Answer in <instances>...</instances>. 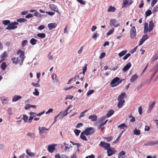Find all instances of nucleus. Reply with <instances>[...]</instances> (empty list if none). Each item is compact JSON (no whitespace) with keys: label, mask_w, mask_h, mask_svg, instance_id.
<instances>
[{"label":"nucleus","mask_w":158,"mask_h":158,"mask_svg":"<svg viewBox=\"0 0 158 158\" xmlns=\"http://www.w3.org/2000/svg\"><path fill=\"white\" fill-rule=\"evenodd\" d=\"M107 155L109 156H111L114 153V152L112 150L111 148L107 149Z\"/></svg>","instance_id":"nucleus-28"},{"label":"nucleus","mask_w":158,"mask_h":158,"mask_svg":"<svg viewBox=\"0 0 158 158\" xmlns=\"http://www.w3.org/2000/svg\"><path fill=\"white\" fill-rule=\"evenodd\" d=\"M130 36L131 39L135 38L136 36V29L134 26L131 28L130 30Z\"/></svg>","instance_id":"nucleus-8"},{"label":"nucleus","mask_w":158,"mask_h":158,"mask_svg":"<svg viewBox=\"0 0 158 158\" xmlns=\"http://www.w3.org/2000/svg\"><path fill=\"white\" fill-rule=\"evenodd\" d=\"M127 126L124 123H122L118 126V128H120V130L124 129L125 128H127Z\"/></svg>","instance_id":"nucleus-31"},{"label":"nucleus","mask_w":158,"mask_h":158,"mask_svg":"<svg viewBox=\"0 0 158 158\" xmlns=\"http://www.w3.org/2000/svg\"><path fill=\"white\" fill-rule=\"evenodd\" d=\"M157 1V0H152L151 3V6L153 7L154 5L156 3Z\"/></svg>","instance_id":"nucleus-59"},{"label":"nucleus","mask_w":158,"mask_h":158,"mask_svg":"<svg viewBox=\"0 0 158 158\" xmlns=\"http://www.w3.org/2000/svg\"><path fill=\"white\" fill-rule=\"evenodd\" d=\"M85 158H95V156L94 155L91 154L90 155L86 156Z\"/></svg>","instance_id":"nucleus-64"},{"label":"nucleus","mask_w":158,"mask_h":158,"mask_svg":"<svg viewBox=\"0 0 158 158\" xmlns=\"http://www.w3.org/2000/svg\"><path fill=\"white\" fill-rule=\"evenodd\" d=\"M70 142L71 143H72L73 145H77L78 149L79 147L81 146L80 144L78 143H75L73 142L72 141H70Z\"/></svg>","instance_id":"nucleus-50"},{"label":"nucleus","mask_w":158,"mask_h":158,"mask_svg":"<svg viewBox=\"0 0 158 158\" xmlns=\"http://www.w3.org/2000/svg\"><path fill=\"white\" fill-rule=\"evenodd\" d=\"M26 152L28 155L31 157L35 156V155L34 153L31 152V151L28 149L26 150Z\"/></svg>","instance_id":"nucleus-20"},{"label":"nucleus","mask_w":158,"mask_h":158,"mask_svg":"<svg viewBox=\"0 0 158 158\" xmlns=\"http://www.w3.org/2000/svg\"><path fill=\"white\" fill-rule=\"evenodd\" d=\"M94 90L92 89L89 90L87 93V96H88L94 92Z\"/></svg>","instance_id":"nucleus-53"},{"label":"nucleus","mask_w":158,"mask_h":158,"mask_svg":"<svg viewBox=\"0 0 158 158\" xmlns=\"http://www.w3.org/2000/svg\"><path fill=\"white\" fill-rule=\"evenodd\" d=\"M155 104L156 102H154L149 104V107L148 110V112L150 113L151 111L152 110L154 107Z\"/></svg>","instance_id":"nucleus-16"},{"label":"nucleus","mask_w":158,"mask_h":158,"mask_svg":"<svg viewBox=\"0 0 158 158\" xmlns=\"http://www.w3.org/2000/svg\"><path fill=\"white\" fill-rule=\"evenodd\" d=\"M27 135L32 138H34L35 136V133L33 132H29L27 134Z\"/></svg>","instance_id":"nucleus-33"},{"label":"nucleus","mask_w":158,"mask_h":158,"mask_svg":"<svg viewBox=\"0 0 158 158\" xmlns=\"http://www.w3.org/2000/svg\"><path fill=\"white\" fill-rule=\"evenodd\" d=\"M10 22L9 20H4L2 21V23L3 24L5 25H6L9 24Z\"/></svg>","instance_id":"nucleus-38"},{"label":"nucleus","mask_w":158,"mask_h":158,"mask_svg":"<svg viewBox=\"0 0 158 158\" xmlns=\"http://www.w3.org/2000/svg\"><path fill=\"white\" fill-rule=\"evenodd\" d=\"M19 24V23L17 22H12L11 23H10L8 25V26L6 27V29L7 30H12L16 28L17 27L15 25H17Z\"/></svg>","instance_id":"nucleus-5"},{"label":"nucleus","mask_w":158,"mask_h":158,"mask_svg":"<svg viewBox=\"0 0 158 158\" xmlns=\"http://www.w3.org/2000/svg\"><path fill=\"white\" fill-rule=\"evenodd\" d=\"M27 21V19L25 18H21L18 19L17 20V21L19 23H24Z\"/></svg>","instance_id":"nucleus-35"},{"label":"nucleus","mask_w":158,"mask_h":158,"mask_svg":"<svg viewBox=\"0 0 158 158\" xmlns=\"http://www.w3.org/2000/svg\"><path fill=\"white\" fill-rule=\"evenodd\" d=\"M99 35L98 34L97 32H95L94 33V35H93L92 37L93 38L96 40V37L97 36H98Z\"/></svg>","instance_id":"nucleus-52"},{"label":"nucleus","mask_w":158,"mask_h":158,"mask_svg":"<svg viewBox=\"0 0 158 158\" xmlns=\"http://www.w3.org/2000/svg\"><path fill=\"white\" fill-rule=\"evenodd\" d=\"M74 132L77 136L79 135L80 133L81 132V131L77 129H75L74 130Z\"/></svg>","instance_id":"nucleus-46"},{"label":"nucleus","mask_w":158,"mask_h":158,"mask_svg":"<svg viewBox=\"0 0 158 158\" xmlns=\"http://www.w3.org/2000/svg\"><path fill=\"white\" fill-rule=\"evenodd\" d=\"M118 101V107L119 108H122L125 103V100L120 101L119 100Z\"/></svg>","instance_id":"nucleus-23"},{"label":"nucleus","mask_w":158,"mask_h":158,"mask_svg":"<svg viewBox=\"0 0 158 158\" xmlns=\"http://www.w3.org/2000/svg\"><path fill=\"white\" fill-rule=\"evenodd\" d=\"M95 131V129L93 127L87 128L84 131L81 132L80 136V138L83 140L87 141L88 140L85 135H91L93 134Z\"/></svg>","instance_id":"nucleus-1"},{"label":"nucleus","mask_w":158,"mask_h":158,"mask_svg":"<svg viewBox=\"0 0 158 158\" xmlns=\"http://www.w3.org/2000/svg\"><path fill=\"white\" fill-rule=\"evenodd\" d=\"M127 96L126 95V93L125 92H123L118 97L117 100H118L123 101L125 100L124 99L125 97H126Z\"/></svg>","instance_id":"nucleus-12"},{"label":"nucleus","mask_w":158,"mask_h":158,"mask_svg":"<svg viewBox=\"0 0 158 158\" xmlns=\"http://www.w3.org/2000/svg\"><path fill=\"white\" fill-rule=\"evenodd\" d=\"M27 43V41L26 40H24L22 42V46L23 47H24L26 45Z\"/></svg>","instance_id":"nucleus-48"},{"label":"nucleus","mask_w":158,"mask_h":158,"mask_svg":"<svg viewBox=\"0 0 158 158\" xmlns=\"http://www.w3.org/2000/svg\"><path fill=\"white\" fill-rule=\"evenodd\" d=\"M131 56V54L130 53H127L123 57V59L124 60H126L127 59L128 57H129Z\"/></svg>","instance_id":"nucleus-57"},{"label":"nucleus","mask_w":158,"mask_h":158,"mask_svg":"<svg viewBox=\"0 0 158 158\" xmlns=\"http://www.w3.org/2000/svg\"><path fill=\"white\" fill-rule=\"evenodd\" d=\"M56 145H49L48 146V151L51 153L53 152L55 150V146Z\"/></svg>","instance_id":"nucleus-18"},{"label":"nucleus","mask_w":158,"mask_h":158,"mask_svg":"<svg viewBox=\"0 0 158 158\" xmlns=\"http://www.w3.org/2000/svg\"><path fill=\"white\" fill-rule=\"evenodd\" d=\"M109 24L111 26H113L115 27L119 26V24L117 23V20L115 19H112L110 21Z\"/></svg>","instance_id":"nucleus-7"},{"label":"nucleus","mask_w":158,"mask_h":158,"mask_svg":"<svg viewBox=\"0 0 158 158\" xmlns=\"http://www.w3.org/2000/svg\"><path fill=\"white\" fill-rule=\"evenodd\" d=\"M131 66L130 62H128L123 69V71L125 73L127 72L131 67Z\"/></svg>","instance_id":"nucleus-15"},{"label":"nucleus","mask_w":158,"mask_h":158,"mask_svg":"<svg viewBox=\"0 0 158 158\" xmlns=\"http://www.w3.org/2000/svg\"><path fill=\"white\" fill-rule=\"evenodd\" d=\"M138 111L140 115H141L142 113V109L141 106H139L138 108Z\"/></svg>","instance_id":"nucleus-56"},{"label":"nucleus","mask_w":158,"mask_h":158,"mask_svg":"<svg viewBox=\"0 0 158 158\" xmlns=\"http://www.w3.org/2000/svg\"><path fill=\"white\" fill-rule=\"evenodd\" d=\"M83 126V124L81 123H79L77 124L76 126V128H79Z\"/></svg>","instance_id":"nucleus-61"},{"label":"nucleus","mask_w":158,"mask_h":158,"mask_svg":"<svg viewBox=\"0 0 158 158\" xmlns=\"http://www.w3.org/2000/svg\"><path fill=\"white\" fill-rule=\"evenodd\" d=\"M99 145L101 147L104 148L105 150H107L110 148H111L110 144L109 143H107L104 141H101Z\"/></svg>","instance_id":"nucleus-4"},{"label":"nucleus","mask_w":158,"mask_h":158,"mask_svg":"<svg viewBox=\"0 0 158 158\" xmlns=\"http://www.w3.org/2000/svg\"><path fill=\"white\" fill-rule=\"evenodd\" d=\"M28 118V117L26 114L23 115V119L24 120L25 123L27 122Z\"/></svg>","instance_id":"nucleus-43"},{"label":"nucleus","mask_w":158,"mask_h":158,"mask_svg":"<svg viewBox=\"0 0 158 158\" xmlns=\"http://www.w3.org/2000/svg\"><path fill=\"white\" fill-rule=\"evenodd\" d=\"M137 78V74L136 73L135 74L131 77L130 79V81L131 82H134L136 80Z\"/></svg>","instance_id":"nucleus-26"},{"label":"nucleus","mask_w":158,"mask_h":158,"mask_svg":"<svg viewBox=\"0 0 158 158\" xmlns=\"http://www.w3.org/2000/svg\"><path fill=\"white\" fill-rule=\"evenodd\" d=\"M49 7L50 9L58 13H60L58 10V8L56 5L54 4H50L49 5Z\"/></svg>","instance_id":"nucleus-9"},{"label":"nucleus","mask_w":158,"mask_h":158,"mask_svg":"<svg viewBox=\"0 0 158 158\" xmlns=\"http://www.w3.org/2000/svg\"><path fill=\"white\" fill-rule=\"evenodd\" d=\"M17 55H19V56L16 58V61H17L18 64H19L21 65L23 64L26 57L24 55V52L22 50H19L17 52Z\"/></svg>","instance_id":"nucleus-2"},{"label":"nucleus","mask_w":158,"mask_h":158,"mask_svg":"<svg viewBox=\"0 0 158 158\" xmlns=\"http://www.w3.org/2000/svg\"><path fill=\"white\" fill-rule=\"evenodd\" d=\"M33 17V15L32 14H28L25 16V18H26L29 19Z\"/></svg>","instance_id":"nucleus-60"},{"label":"nucleus","mask_w":158,"mask_h":158,"mask_svg":"<svg viewBox=\"0 0 158 158\" xmlns=\"http://www.w3.org/2000/svg\"><path fill=\"white\" fill-rule=\"evenodd\" d=\"M8 55L7 52L5 51L1 55L0 57L2 60L0 62L4 60V59L5 57L7 56Z\"/></svg>","instance_id":"nucleus-22"},{"label":"nucleus","mask_w":158,"mask_h":158,"mask_svg":"<svg viewBox=\"0 0 158 158\" xmlns=\"http://www.w3.org/2000/svg\"><path fill=\"white\" fill-rule=\"evenodd\" d=\"M126 154V152L123 151H122L118 155V158H124L123 156Z\"/></svg>","instance_id":"nucleus-27"},{"label":"nucleus","mask_w":158,"mask_h":158,"mask_svg":"<svg viewBox=\"0 0 158 158\" xmlns=\"http://www.w3.org/2000/svg\"><path fill=\"white\" fill-rule=\"evenodd\" d=\"M44 130H48V129L44 127H42L41 128V130L40 131V133L42 134L44 132Z\"/></svg>","instance_id":"nucleus-49"},{"label":"nucleus","mask_w":158,"mask_h":158,"mask_svg":"<svg viewBox=\"0 0 158 158\" xmlns=\"http://www.w3.org/2000/svg\"><path fill=\"white\" fill-rule=\"evenodd\" d=\"M68 114V112L67 111L66 112L65 110H64V112L61 111L59 114H59V118H63L64 116L67 115Z\"/></svg>","instance_id":"nucleus-13"},{"label":"nucleus","mask_w":158,"mask_h":158,"mask_svg":"<svg viewBox=\"0 0 158 158\" xmlns=\"http://www.w3.org/2000/svg\"><path fill=\"white\" fill-rule=\"evenodd\" d=\"M52 78L53 79V82H55L57 80V76L55 73H53L52 74Z\"/></svg>","instance_id":"nucleus-29"},{"label":"nucleus","mask_w":158,"mask_h":158,"mask_svg":"<svg viewBox=\"0 0 158 158\" xmlns=\"http://www.w3.org/2000/svg\"><path fill=\"white\" fill-rule=\"evenodd\" d=\"M120 80V78L118 77H115L114 78L110 83V84L111 85L112 87H114L118 85V81Z\"/></svg>","instance_id":"nucleus-6"},{"label":"nucleus","mask_w":158,"mask_h":158,"mask_svg":"<svg viewBox=\"0 0 158 158\" xmlns=\"http://www.w3.org/2000/svg\"><path fill=\"white\" fill-rule=\"evenodd\" d=\"M7 66L5 62H3L1 64V68L3 70H5L6 69Z\"/></svg>","instance_id":"nucleus-34"},{"label":"nucleus","mask_w":158,"mask_h":158,"mask_svg":"<svg viewBox=\"0 0 158 158\" xmlns=\"http://www.w3.org/2000/svg\"><path fill=\"white\" fill-rule=\"evenodd\" d=\"M154 27V23L152 20L149 21V28H148V23L146 22L144 24V33L147 34L148 32H150L153 29Z\"/></svg>","instance_id":"nucleus-3"},{"label":"nucleus","mask_w":158,"mask_h":158,"mask_svg":"<svg viewBox=\"0 0 158 158\" xmlns=\"http://www.w3.org/2000/svg\"><path fill=\"white\" fill-rule=\"evenodd\" d=\"M106 55V53L105 52H102L100 55L99 58L101 59L103 58Z\"/></svg>","instance_id":"nucleus-58"},{"label":"nucleus","mask_w":158,"mask_h":158,"mask_svg":"<svg viewBox=\"0 0 158 158\" xmlns=\"http://www.w3.org/2000/svg\"><path fill=\"white\" fill-rule=\"evenodd\" d=\"M116 9V8H115L114 7H113L111 6H110L109 7V8L108 9L107 11L108 12H114L115 10Z\"/></svg>","instance_id":"nucleus-32"},{"label":"nucleus","mask_w":158,"mask_h":158,"mask_svg":"<svg viewBox=\"0 0 158 158\" xmlns=\"http://www.w3.org/2000/svg\"><path fill=\"white\" fill-rule=\"evenodd\" d=\"M152 14V11L151 10H150L146 11L145 13V15L146 17L150 16Z\"/></svg>","instance_id":"nucleus-40"},{"label":"nucleus","mask_w":158,"mask_h":158,"mask_svg":"<svg viewBox=\"0 0 158 158\" xmlns=\"http://www.w3.org/2000/svg\"><path fill=\"white\" fill-rule=\"evenodd\" d=\"M125 130H124L121 132V133L119 135L117 139L113 142V143H116L118 142V140H119V139L120 138L121 136L123 133L125 131Z\"/></svg>","instance_id":"nucleus-25"},{"label":"nucleus","mask_w":158,"mask_h":158,"mask_svg":"<svg viewBox=\"0 0 158 158\" xmlns=\"http://www.w3.org/2000/svg\"><path fill=\"white\" fill-rule=\"evenodd\" d=\"M89 119H90L93 122L97 120V116L95 114L90 115L89 116Z\"/></svg>","instance_id":"nucleus-19"},{"label":"nucleus","mask_w":158,"mask_h":158,"mask_svg":"<svg viewBox=\"0 0 158 158\" xmlns=\"http://www.w3.org/2000/svg\"><path fill=\"white\" fill-rule=\"evenodd\" d=\"M114 31V28H113L112 29L110 30L109 31L106 33L107 36L109 35L112 34Z\"/></svg>","instance_id":"nucleus-41"},{"label":"nucleus","mask_w":158,"mask_h":158,"mask_svg":"<svg viewBox=\"0 0 158 158\" xmlns=\"http://www.w3.org/2000/svg\"><path fill=\"white\" fill-rule=\"evenodd\" d=\"M151 146L155 145L157 144L158 142L156 141H151Z\"/></svg>","instance_id":"nucleus-51"},{"label":"nucleus","mask_w":158,"mask_h":158,"mask_svg":"<svg viewBox=\"0 0 158 158\" xmlns=\"http://www.w3.org/2000/svg\"><path fill=\"white\" fill-rule=\"evenodd\" d=\"M11 60L12 61V62L13 64H18V63L17 62V60L16 58L13 57L11 58Z\"/></svg>","instance_id":"nucleus-45"},{"label":"nucleus","mask_w":158,"mask_h":158,"mask_svg":"<svg viewBox=\"0 0 158 158\" xmlns=\"http://www.w3.org/2000/svg\"><path fill=\"white\" fill-rule=\"evenodd\" d=\"M35 92H33V94L36 96L39 95V92L38 91L37 89H35Z\"/></svg>","instance_id":"nucleus-55"},{"label":"nucleus","mask_w":158,"mask_h":158,"mask_svg":"<svg viewBox=\"0 0 158 158\" xmlns=\"http://www.w3.org/2000/svg\"><path fill=\"white\" fill-rule=\"evenodd\" d=\"M37 36L41 38H43L45 37L46 35L44 33H38L37 34Z\"/></svg>","instance_id":"nucleus-36"},{"label":"nucleus","mask_w":158,"mask_h":158,"mask_svg":"<svg viewBox=\"0 0 158 158\" xmlns=\"http://www.w3.org/2000/svg\"><path fill=\"white\" fill-rule=\"evenodd\" d=\"M149 38L148 36L147 35H143L142 38L139 41V45L140 46L143 44V43Z\"/></svg>","instance_id":"nucleus-11"},{"label":"nucleus","mask_w":158,"mask_h":158,"mask_svg":"<svg viewBox=\"0 0 158 158\" xmlns=\"http://www.w3.org/2000/svg\"><path fill=\"white\" fill-rule=\"evenodd\" d=\"M57 25L56 23H51L48 24V27L49 30H52L55 28Z\"/></svg>","instance_id":"nucleus-17"},{"label":"nucleus","mask_w":158,"mask_h":158,"mask_svg":"<svg viewBox=\"0 0 158 158\" xmlns=\"http://www.w3.org/2000/svg\"><path fill=\"white\" fill-rule=\"evenodd\" d=\"M114 111L112 110H109L106 114V117L107 118L110 117L114 113Z\"/></svg>","instance_id":"nucleus-24"},{"label":"nucleus","mask_w":158,"mask_h":158,"mask_svg":"<svg viewBox=\"0 0 158 158\" xmlns=\"http://www.w3.org/2000/svg\"><path fill=\"white\" fill-rule=\"evenodd\" d=\"M134 134L137 135H139L140 134V131L139 130H137L136 128L134 131Z\"/></svg>","instance_id":"nucleus-39"},{"label":"nucleus","mask_w":158,"mask_h":158,"mask_svg":"<svg viewBox=\"0 0 158 158\" xmlns=\"http://www.w3.org/2000/svg\"><path fill=\"white\" fill-rule=\"evenodd\" d=\"M45 28L44 26L43 25H41L38 27V29L40 30H42Z\"/></svg>","instance_id":"nucleus-63"},{"label":"nucleus","mask_w":158,"mask_h":158,"mask_svg":"<svg viewBox=\"0 0 158 158\" xmlns=\"http://www.w3.org/2000/svg\"><path fill=\"white\" fill-rule=\"evenodd\" d=\"M106 118V117L105 116H103L101 118V119L99 120L98 121V123L100 125H102V124H103V125L105 124L108 121V119H107L105 121V119Z\"/></svg>","instance_id":"nucleus-14"},{"label":"nucleus","mask_w":158,"mask_h":158,"mask_svg":"<svg viewBox=\"0 0 158 158\" xmlns=\"http://www.w3.org/2000/svg\"><path fill=\"white\" fill-rule=\"evenodd\" d=\"M158 11V5L156 6L153 9L152 12L155 13Z\"/></svg>","instance_id":"nucleus-42"},{"label":"nucleus","mask_w":158,"mask_h":158,"mask_svg":"<svg viewBox=\"0 0 158 158\" xmlns=\"http://www.w3.org/2000/svg\"><path fill=\"white\" fill-rule=\"evenodd\" d=\"M37 41V40L32 38L30 40V43L32 45H35L36 44Z\"/></svg>","instance_id":"nucleus-30"},{"label":"nucleus","mask_w":158,"mask_h":158,"mask_svg":"<svg viewBox=\"0 0 158 158\" xmlns=\"http://www.w3.org/2000/svg\"><path fill=\"white\" fill-rule=\"evenodd\" d=\"M158 59V55H157V54H155L152 58V61H154Z\"/></svg>","instance_id":"nucleus-47"},{"label":"nucleus","mask_w":158,"mask_h":158,"mask_svg":"<svg viewBox=\"0 0 158 158\" xmlns=\"http://www.w3.org/2000/svg\"><path fill=\"white\" fill-rule=\"evenodd\" d=\"M127 52V51L126 50H123L121 52H120L118 54L119 56L120 57H121L124 56L126 53Z\"/></svg>","instance_id":"nucleus-37"},{"label":"nucleus","mask_w":158,"mask_h":158,"mask_svg":"<svg viewBox=\"0 0 158 158\" xmlns=\"http://www.w3.org/2000/svg\"><path fill=\"white\" fill-rule=\"evenodd\" d=\"M21 98V97L20 95H15L12 98V101L13 102H16Z\"/></svg>","instance_id":"nucleus-21"},{"label":"nucleus","mask_w":158,"mask_h":158,"mask_svg":"<svg viewBox=\"0 0 158 158\" xmlns=\"http://www.w3.org/2000/svg\"><path fill=\"white\" fill-rule=\"evenodd\" d=\"M144 145L147 146H151V141H149L148 142H147L145 143H144Z\"/></svg>","instance_id":"nucleus-62"},{"label":"nucleus","mask_w":158,"mask_h":158,"mask_svg":"<svg viewBox=\"0 0 158 158\" xmlns=\"http://www.w3.org/2000/svg\"><path fill=\"white\" fill-rule=\"evenodd\" d=\"M87 64H85V66L83 68V69L82 73L84 75L85 74V73L87 70Z\"/></svg>","instance_id":"nucleus-54"},{"label":"nucleus","mask_w":158,"mask_h":158,"mask_svg":"<svg viewBox=\"0 0 158 158\" xmlns=\"http://www.w3.org/2000/svg\"><path fill=\"white\" fill-rule=\"evenodd\" d=\"M129 2H128L127 0H123V2L122 7H125L126 5L130 6L133 3L132 0H129Z\"/></svg>","instance_id":"nucleus-10"},{"label":"nucleus","mask_w":158,"mask_h":158,"mask_svg":"<svg viewBox=\"0 0 158 158\" xmlns=\"http://www.w3.org/2000/svg\"><path fill=\"white\" fill-rule=\"evenodd\" d=\"M104 138L106 139L108 142L110 141L113 139V137L111 136H110L107 137H105Z\"/></svg>","instance_id":"nucleus-44"}]
</instances>
